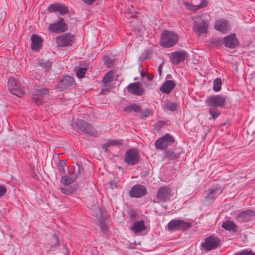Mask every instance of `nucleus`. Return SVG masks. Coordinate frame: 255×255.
Here are the masks:
<instances>
[{
	"mask_svg": "<svg viewBox=\"0 0 255 255\" xmlns=\"http://www.w3.org/2000/svg\"><path fill=\"white\" fill-rule=\"evenodd\" d=\"M222 86V81L218 78L215 79L214 81L213 90L215 92H218L221 90Z\"/></svg>",
	"mask_w": 255,
	"mask_h": 255,
	"instance_id": "nucleus-41",
	"label": "nucleus"
},
{
	"mask_svg": "<svg viewBox=\"0 0 255 255\" xmlns=\"http://www.w3.org/2000/svg\"><path fill=\"white\" fill-rule=\"evenodd\" d=\"M208 193L205 197V199L207 201H214L215 199V194L216 193H220L221 194L223 192V189L221 187H217L216 188H212L208 189Z\"/></svg>",
	"mask_w": 255,
	"mask_h": 255,
	"instance_id": "nucleus-25",
	"label": "nucleus"
},
{
	"mask_svg": "<svg viewBox=\"0 0 255 255\" xmlns=\"http://www.w3.org/2000/svg\"><path fill=\"white\" fill-rule=\"evenodd\" d=\"M8 88L13 95L18 97H22L25 94L24 88L14 77H10L7 82Z\"/></svg>",
	"mask_w": 255,
	"mask_h": 255,
	"instance_id": "nucleus-5",
	"label": "nucleus"
},
{
	"mask_svg": "<svg viewBox=\"0 0 255 255\" xmlns=\"http://www.w3.org/2000/svg\"><path fill=\"white\" fill-rule=\"evenodd\" d=\"M153 54V49L150 47L145 49L143 53L141 54L139 57V60L141 61H143L146 60H149L151 58V56Z\"/></svg>",
	"mask_w": 255,
	"mask_h": 255,
	"instance_id": "nucleus-29",
	"label": "nucleus"
},
{
	"mask_svg": "<svg viewBox=\"0 0 255 255\" xmlns=\"http://www.w3.org/2000/svg\"><path fill=\"white\" fill-rule=\"evenodd\" d=\"M6 191V188L5 186L0 185V197H1L5 195Z\"/></svg>",
	"mask_w": 255,
	"mask_h": 255,
	"instance_id": "nucleus-51",
	"label": "nucleus"
},
{
	"mask_svg": "<svg viewBox=\"0 0 255 255\" xmlns=\"http://www.w3.org/2000/svg\"><path fill=\"white\" fill-rule=\"evenodd\" d=\"M168 123H169L168 121H167L166 122L164 121L163 120H160V121H157L154 125L155 129L156 130H157V131H160L162 128H165V126L170 125V124Z\"/></svg>",
	"mask_w": 255,
	"mask_h": 255,
	"instance_id": "nucleus-34",
	"label": "nucleus"
},
{
	"mask_svg": "<svg viewBox=\"0 0 255 255\" xmlns=\"http://www.w3.org/2000/svg\"><path fill=\"white\" fill-rule=\"evenodd\" d=\"M124 112L138 113L141 111V107L135 103H132L124 109Z\"/></svg>",
	"mask_w": 255,
	"mask_h": 255,
	"instance_id": "nucleus-30",
	"label": "nucleus"
},
{
	"mask_svg": "<svg viewBox=\"0 0 255 255\" xmlns=\"http://www.w3.org/2000/svg\"><path fill=\"white\" fill-rule=\"evenodd\" d=\"M222 39H215L210 42L211 47L214 48H219L222 46Z\"/></svg>",
	"mask_w": 255,
	"mask_h": 255,
	"instance_id": "nucleus-42",
	"label": "nucleus"
},
{
	"mask_svg": "<svg viewBox=\"0 0 255 255\" xmlns=\"http://www.w3.org/2000/svg\"><path fill=\"white\" fill-rule=\"evenodd\" d=\"M73 126L78 133H84L93 137L97 136V130L94 127L83 120H76L74 123Z\"/></svg>",
	"mask_w": 255,
	"mask_h": 255,
	"instance_id": "nucleus-3",
	"label": "nucleus"
},
{
	"mask_svg": "<svg viewBox=\"0 0 255 255\" xmlns=\"http://www.w3.org/2000/svg\"><path fill=\"white\" fill-rule=\"evenodd\" d=\"M39 65L44 69H47L48 67L50 69L51 67L50 63L48 61H45L43 59L40 60Z\"/></svg>",
	"mask_w": 255,
	"mask_h": 255,
	"instance_id": "nucleus-47",
	"label": "nucleus"
},
{
	"mask_svg": "<svg viewBox=\"0 0 255 255\" xmlns=\"http://www.w3.org/2000/svg\"><path fill=\"white\" fill-rule=\"evenodd\" d=\"M176 86L175 82L173 80H166L160 87V91L166 94L172 92Z\"/></svg>",
	"mask_w": 255,
	"mask_h": 255,
	"instance_id": "nucleus-22",
	"label": "nucleus"
},
{
	"mask_svg": "<svg viewBox=\"0 0 255 255\" xmlns=\"http://www.w3.org/2000/svg\"><path fill=\"white\" fill-rule=\"evenodd\" d=\"M154 75L153 74H145V75H142L143 81L146 85L151 84V82L153 80Z\"/></svg>",
	"mask_w": 255,
	"mask_h": 255,
	"instance_id": "nucleus-38",
	"label": "nucleus"
},
{
	"mask_svg": "<svg viewBox=\"0 0 255 255\" xmlns=\"http://www.w3.org/2000/svg\"><path fill=\"white\" fill-rule=\"evenodd\" d=\"M147 194L146 187L141 184H136L133 185L128 192V195L131 198H139Z\"/></svg>",
	"mask_w": 255,
	"mask_h": 255,
	"instance_id": "nucleus-15",
	"label": "nucleus"
},
{
	"mask_svg": "<svg viewBox=\"0 0 255 255\" xmlns=\"http://www.w3.org/2000/svg\"><path fill=\"white\" fill-rule=\"evenodd\" d=\"M78 171L79 172L80 171V167H79L78 168Z\"/></svg>",
	"mask_w": 255,
	"mask_h": 255,
	"instance_id": "nucleus-57",
	"label": "nucleus"
},
{
	"mask_svg": "<svg viewBox=\"0 0 255 255\" xmlns=\"http://www.w3.org/2000/svg\"><path fill=\"white\" fill-rule=\"evenodd\" d=\"M77 179L76 176L63 175L61 176L60 182L62 184L67 186L72 184Z\"/></svg>",
	"mask_w": 255,
	"mask_h": 255,
	"instance_id": "nucleus-28",
	"label": "nucleus"
},
{
	"mask_svg": "<svg viewBox=\"0 0 255 255\" xmlns=\"http://www.w3.org/2000/svg\"><path fill=\"white\" fill-rule=\"evenodd\" d=\"M227 96L222 94L211 95L205 101L207 107L209 108L208 112L211 116L209 120H216L220 115L219 108H223L226 106Z\"/></svg>",
	"mask_w": 255,
	"mask_h": 255,
	"instance_id": "nucleus-1",
	"label": "nucleus"
},
{
	"mask_svg": "<svg viewBox=\"0 0 255 255\" xmlns=\"http://www.w3.org/2000/svg\"><path fill=\"white\" fill-rule=\"evenodd\" d=\"M114 71L113 70H110L107 72L102 80V83L106 85L109 83L113 81L114 79Z\"/></svg>",
	"mask_w": 255,
	"mask_h": 255,
	"instance_id": "nucleus-31",
	"label": "nucleus"
},
{
	"mask_svg": "<svg viewBox=\"0 0 255 255\" xmlns=\"http://www.w3.org/2000/svg\"><path fill=\"white\" fill-rule=\"evenodd\" d=\"M171 188L167 186H160L157 191L156 198L159 202H166L169 200L172 196Z\"/></svg>",
	"mask_w": 255,
	"mask_h": 255,
	"instance_id": "nucleus-14",
	"label": "nucleus"
},
{
	"mask_svg": "<svg viewBox=\"0 0 255 255\" xmlns=\"http://www.w3.org/2000/svg\"><path fill=\"white\" fill-rule=\"evenodd\" d=\"M48 12H58L61 15H64L69 12L68 7L63 3L55 2L50 4L47 8Z\"/></svg>",
	"mask_w": 255,
	"mask_h": 255,
	"instance_id": "nucleus-17",
	"label": "nucleus"
},
{
	"mask_svg": "<svg viewBox=\"0 0 255 255\" xmlns=\"http://www.w3.org/2000/svg\"><path fill=\"white\" fill-rule=\"evenodd\" d=\"M51 244L49 250L51 251H54L56 250V248L60 245L59 237L56 234H53L52 235V239L51 241Z\"/></svg>",
	"mask_w": 255,
	"mask_h": 255,
	"instance_id": "nucleus-32",
	"label": "nucleus"
},
{
	"mask_svg": "<svg viewBox=\"0 0 255 255\" xmlns=\"http://www.w3.org/2000/svg\"><path fill=\"white\" fill-rule=\"evenodd\" d=\"M100 227L103 233L109 232V228L107 225L106 219L102 218L99 220Z\"/></svg>",
	"mask_w": 255,
	"mask_h": 255,
	"instance_id": "nucleus-35",
	"label": "nucleus"
},
{
	"mask_svg": "<svg viewBox=\"0 0 255 255\" xmlns=\"http://www.w3.org/2000/svg\"><path fill=\"white\" fill-rule=\"evenodd\" d=\"M48 29L52 33H61L66 31L68 27L65 21L64 18L60 17L58 21L50 24Z\"/></svg>",
	"mask_w": 255,
	"mask_h": 255,
	"instance_id": "nucleus-12",
	"label": "nucleus"
},
{
	"mask_svg": "<svg viewBox=\"0 0 255 255\" xmlns=\"http://www.w3.org/2000/svg\"><path fill=\"white\" fill-rule=\"evenodd\" d=\"M109 184H110L111 186H113L114 184H115V185H116V184H115L114 183V182H113V181H111V182H110Z\"/></svg>",
	"mask_w": 255,
	"mask_h": 255,
	"instance_id": "nucleus-56",
	"label": "nucleus"
},
{
	"mask_svg": "<svg viewBox=\"0 0 255 255\" xmlns=\"http://www.w3.org/2000/svg\"><path fill=\"white\" fill-rule=\"evenodd\" d=\"M128 91L133 95L141 96L144 93V89L139 82L129 84L127 87Z\"/></svg>",
	"mask_w": 255,
	"mask_h": 255,
	"instance_id": "nucleus-21",
	"label": "nucleus"
},
{
	"mask_svg": "<svg viewBox=\"0 0 255 255\" xmlns=\"http://www.w3.org/2000/svg\"><path fill=\"white\" fill-rule=\"evenodd\" d=\"M160 45L165 48L174 46L178 41V35L173 31L164 30L160 34Z\"/></svg>",
	"mask_w": 255,
	"mask_h": 255,
	"instance_id": "nucleus-2",
	"label": "nucleus"
},
{
	"mask_svg": "<svg viewBox=\"0 0 255 255\" xmlns=\"http://www.w3.org/2000/svg\"><path fill=\"white\" fill-rule=\"evenodd\" d=\"M175 141L174 137L169 133L158 138L154 142V146L157 149H166L168 146L172 145Z\"/></svg>",
	"mask_w": 255,
	"mask_h": 255,
	"instance_id": "nucleus-7",
	"label": "nucleus"
},
{
	"mask_svg": "<svg viewBox=\"0 0 255 255\" xmlns=\"http://www.w3.org/2000/svg\"><path fill=\"white\" fill-rule=\"evenodd\" d=\"M49 95V90L47 88L36 89L32 94V100L38 106L42 105L46 96Z\"/></svg>",
	"mask_w": 255,
	"mask_h": 255,
	"instance_id": "nucleus-13",
	"label": "nucleus"
},
{
	"mask_svg": "<svg viewBox=\"0 0 255 255\" xmlns=\"http://www.w3.org/2000/svg\"><path fill=\"white\" fill-rule=\"evenodd\" d=\"M68 175L71 176H76L78 178L77 173H75V167L74 166H70L67 167Z\"/></svg>",
	"mask_w": 255,
	"mask_h": 255,
	"instance_id": "nucleus-45",
	"label": "nucleus"
},
{
	"mask_svg": "<svg viewBox=\"0 0 255 255\" xmlns=\"http://www.w3.org/2000/svg\"><path fill=\"white\" fill-rule=\"evenodd\" d=\"M180 154L181 152H175L170 150H165L164 152V156L168 160H173L178 159Z\"/></svg>",
	"mask_w": 255,
	"mask_h": 255,
	"instance_id": "nucleus-26",
	"label": "nucleus"
},
{
	"mask_svg": "<svg viewBox=\"0 0 255 255\" xmlns=\"http://www.w3.org/2000/svg\"><path fill=\"white\" fill-rule=\"evenodd\" d=\"M222 43L227 48L234 49L239 46L240 42L236 34L233 33L225 37L222 39Z\"/></svg>",
	"mask_w": 255,
	"mask_h": 255,
	"instance_id": "nucleus-18",
	"label": "nucleus"
},
{
	"mask_svg": "<svg viewBox=\"0 0 255 255\" xmlns=\"http://www.w3.org/2000/svg\"><path fill=\"white\" fill-rule=\"evenodd\" d=\"M220 242L221 241L218 237L210 235L204 240L201 247L205 251H210L218 248L220 245Z\"/></svg>",
	"mask_w": 255,
	"mask_h": 255,
	"instance_id": "nucleus-10",
	"label": "nucleus"
},
{
	"mask_svg": "<svg viewBox=\"0 0 255 255\" xmlns=\"http://www.w3.org/2000/svg\"><path fill=\"white\" fill-rule=\"evenodd\" d=\"M145 229L144 221L143 220L135 221L130 227L131 230L135 234L141 233Z\"/></svg>",
	"mask_w": 255,
	"mask_h": 255,
	"instance_id": "nucleus-24",
	"label": "nucleus"
},
{
	"mask_svg": "<svg viewBox=\"0 0 255 255\" xmlns=\"http://www.w3.org/2000/svg\"><path fill=\"white\" fill-rule=\"evenodd\" d=\"M63 248L65 250V252H64L65 255H68L70 253V250L66 247V244L63 245Z\"/></svg>",
	"mask_w": 255,
	"mask_h": 255,
	"instance_id": "nucleus-53",
	"label": "nucleus"
},
{
	"mask_svg": "<svg viewBox=\"0 0 255 255\" xmlns=\"http://www.w3.org/2000/svg\"><path fill=\"white\" fill-rule=\"evenodd\" d=\"M178 107V105L177 103L169 101H166V102L164 105V108L167 111L171 112H174L177 110Z\"/></svg>",
	"mask_w": 255,
	"mask_h": 255,
	"instance_id": "nucleus-33",
	"label": "nucleus"
},
{
	"mask_svg": "<svg viewBox=\"0 0 255 255\" xmlns=\"http://www.w3.org/2000/svg\"><path fill=\"white\" fill-rule=\"evenodd\" d=\"M140 160V154L139 151L135 148L128 149L124 158V161L128 165H134L139 163Z\"/></svg>",
	"mask_w": 255,
	"mask_h": 255,
	"instance_id": "nucleus-8",
	"label": "nucleus"
},
{
	"mask_svg": "<svg viewBox=\"0 0 255 255\" xmlns=\"http://www.w3.org/2000/svg\"><path fill=\"white\" fill-rule=\"evenodd\" d=\"M197 19L194 22L193 30L199 36L202 34L207 32L209 23L207 20L202 19L201 16H198Z\"/></svg>",
	"mask_w": 255,
	"mask_h": 255,
	"instance_id": "nucleus-11",
	"label": "nucleus"
},
{
	"mask_svg": "<svg viewBox=\"0 0 255 255\" xmlns=\"http://www.w3.org/2000/svg\"><path fill=\"white\" fill-rule=\"evenodd\" d=\"M208 1L207 0H203L201 1L200 4L197 5V6H194L195 7L193 9L194 10H196L199 9H201L203 7H205L208 5Z\"/></svg>",
	"mask_w": 255,
	"mask_h": 255,
	"instance_id": "nucleus-46",
	"label": "nucleus"
},
{
	"mask_svg": "<svg viewBox=\"0 0 255 255\" xmlns=\"http://www.w3.org/2000/svg\"><path fill=\"white\" fill-rule=\"evenodd\" d=\"M172 78V75H171V74H167V75H166V79H170V78Z\"/></svg>",
	"mask_w": 255,
	"mask_h": 255,
	"instance_id": "nucleus-55",
	"label": "nucleus"
},
{
	"mask_svg": "<svg viewBox=\"0 0 255 255\" xmlns=\"http://www.w3.org/2000/svg\"><path fill=\"white\" fill-rule=\"evenodd\" d=\"M113 88V86L111 85L104 84L103 88L101 89L100 92V95H106Z\"/></svg>",
	"mask_w": 255,
	"mask_h": 255,
	"instance_id": "nucleus-44",
	"label": "nucleus"
},
{
	"mask_svg": "<svg viewBox=\"0 0 255 255\" xmlns=\"http://www.w3.org/2000/svg\"><path fill=\"white\" fill-rule=\"evenodd\" d=\"M192 226L191 222L183 220L173 219L171 220L167 225V229L169 231H186Z\"/></svg>",
	"mask_w": 255,
	"mask_h": 255,
	"instance_id": "nucleus-4",
	"label": "nucleus"
},
{
	"mask_svg": "<svg viewBox=\"0 0 255 255\" xmlns=\"http://www.w3.org/2000/svg\"><path fill=\"white\" fill-rule=\"evenodd\" d=\"M128 215L129 216V218L131 220H133L136 218V217L137 216V212L132 208H131L128 211Z\"/></svg>",
	"mask_w": 255,
	"mask_h": 255,
	"instance_id": "nucleus-49",
	"label": "nucleus"
},
{
	"mask_svg": "<svg viewBox=\"0 0 255 255\" xmlns=\"http://www.w3.org/2000/svg\"><path fill=\"white\" fill-rule=\"evenodd\" d=\"M103 60L105 65L108 67L111 68L114 65V60L112 59L109 55H105L103 57Z\"/></svg>",
	"mask_w": 255,
	"mask_h": 255,
	"instance_id": "nucleus-37",
	"label": "nucleus"
},
{
	"mask_svg": "<svg viewBox=\"0 0 255 255\" xmlns=\"http://www.w3.org/2000/svg\"><path fill=\"white\" fill-rule=\"evenodd\" d=\"M87 71V68L86 67H79L77 70L76 74V76L79 78L82 79L85 76V74Z\"/></svg>",
	"mask_w": 255,
	"mask_h": 255,
	"instance_id": "nucleus-40",
	"label": "nucleus"
},
{
	"mask_svg": "<svg viewBox=\"0 0 255 255\" xmlns=\"http://www.w3.org/2000/svg\"><path fill=\"white\" fill-rule=\"evenodd\" d=\"M111 146L123 145V143L118 139L109 140Z\"/></svg>",
	"mask_w": 255,
	"mask_h": 255,
	"instance_id": "nucleus-50",
	"label": "nucleus"
},
{
	"mask_svg": "<svg viewBox=\"0 0 255 255\" xmlns=\"http://www.w3.org/2000/svg\"><path fill=\"white\" fill-rule=\"evenodd\" d=\"M111 146V145L109 141H108L106 143H104L103 145L102 148L105 150V152H107L108 148Z\"/></svg>",
	"mask_w": 255,
	"mask_h": 255,
	"instance_id": "nucleus-52",
	"label": "nucleus"
},
{
	"mask_svg": "<svg viewBox=\"0 0 255 255\" xmlns=\"http://www.w3.org/2000/svg\"><path fill=\"white\" fill-rule=\"evenodd\" d=\"M66 166L65 160H59L57 164V168L60 175L65 174V167Z\"/></svg>",
	"mask_w": 255,
	"mask_h": 255,
	"instance_id": "nucleus-39",
	"label": "nucleus"
},
{
	"mask_svg": "<svg viewBox=\"0 0 255 255\" xmlns=\"http://www.w3.org/2000/svg\"><path fill=\"white\" fill-rule=\"evenodd\" d=\"M214 28L216 30L227 33L231 30V26L229 21L224 18H220L215 21Z\"/></svg>",
	"mask_w": 255,
	"mask_h": 255,
	"instance_id": "nucleus-19",
	"label": "nucleus"
},
{
	"mask_svg": "<svg viewBox=\"0 0 255 255\" xmlns=\"http://www.w3.org/2000/svg\"><path fill=\"white\" fill-rule=\"evenodd\" d=\"M75 81L73 77L65 75L62 76L58 82L56 88L59 91L70 90L75 85Z\"/></svg>",
	"mask_w": 255,
	"mask_h": 255,
	"instance_id": "nucleus-6",
	"label": "nucleus"
},
{
	"mask_svg": "<svg viewBox=\"0 0 255 255\" xmlns=\"http://www.w3.org/2000/svg\"><path fill=\"white\" fill-rule=\"evenodd\" d=\"M255 214L251 210L248 209L240 212L237 215L236 220L240 223L248 222L251 221Z\"/></svg>",
	"mask_w": 255,
	"mask_h": 255,
	"instance_id": "nucleus-20",
	"label": "nucleus"
},
{
	"mask_svg": "<svg viewBox=\"0 0 255 255\" xmlns=\"http://www.w3.org/2000/svg\"><path fill=\"white\" fill-rule=\"evenodd\" d=\"M138 113H140V114L141 115V117L142 118H147L149 117L150 115H153L152 111L148 108L142 110V108H141V111Z\"/></svg>",
	"mask_w": 255,
	"mask_h": 255,
	"instance_id": "nucleus-43",
	"label": "nucleus"
},
{
	"mask_svg": "<svg viewBox=\"0 0 255 255\" xmlns=\"http://www.w3.org/2000/svg\"><path fill=\"white\" fill-rule=\"evenodd\" d=\"M222 227L225 230L229 231L236 232L238 230V227L233 221H227L222 225Z\"/></svg>",
	"mask_w": 255,
	"mask_h": 255,
	"instance_id": "nucleus-27",
	"label": "nucleus"
},
{
	"mask_svg": "<svg viewBox=\"0 0 255 255\" xmlns=\"http://www.w3.org/2000/svg\"><path fill=\"white\" fill-rule=\"evenodd\" d=\"M188 54L184 50L177 51L172 52L170 56V62L172 64L178 65L188 58Z\"/></svg>",
	"mask_w": 255,
	"mask_h": 255,
	"instance_id": "nucleus-16",
	"label": "nucleus"
},
{
	"mask_svg": "<svg viewBox=\"0 0 255 255\" xmlns=\"http://www.w3.org/2000/svg\"><path fill=\"white\" fill-rule=\"evenodd\" d=\"M158 71L159 75L161 76V73H162V64H160L158 68Z\"/></svg>",
	"mask_w": 255,
	"mask_h": 255,
	"instance_id": "nucleus-54",
	"label": "nucleus"
},
{
	"mask_svg": "<svg viewBox=\"0 0 255 255\" xmlns=\"http://www.w3.org/2000/svg\"><path fill=\"white\" fill-rule=\"evenodd\" d=\"M55 41L59 47L71 46L75 42V36L71 33L62 34L56 37Z\"/></svg>",
	"mask_w": 255,
	"mask_h": 255,
	"instance_id": "nucleus-9",
	"label": "nucleus"
},
{
	"mask_svg": "<svg viewBox=\"0 0 255 255\" xmlns=\"http://www.w3.org/2000/svg\"><path fill=\"white\" fill-rule=\"evenodd\" d=\"M31 48L32 50L38 51L42 46L43 39L39 35L33 34L31 37Z\"/></svg>",
	"mask_w": 255,
	"mask_h": 255,
	"instance_id": "nucleus-23",
	"label": "nucleus"
},
{
	"mask_svg": "<svg viewBox=\"0 0 255 255\" xmlns=\"http://www.w3.org/2000/svg\"><path fill=\"white\" fill-rule=\"evenodd\" d=\"M76 190V188L72 186L66 187H61L60 188L61 192L65 195H68L73 194Z\"/></svg>",
	"mask_w": 255,
	"mask_h": 255,
	"instance_id": "nucleus-36",
	"label": "nucleus"
},
{
	"mask_svg": "<svg viewBox=\"0 0 255 255\" xmlns=\"http://www.w3.org/2000/svg\"><path fill=\"white\" fill-rule=\"evenodd\" d=\"M237 255H255V254L251 250L245 249L238 253Z\"/></svg>",
	"mask_w": 255,
	"mask_h": 255,
	"instance_id": "nucleus-48",
	"label": "nucleus"
}]
</instances>
